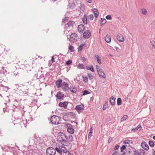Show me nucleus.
I'll list each match as a JSON object with an SVG mask.
<instances>
[{
	"instance_id": "nucleus-1",
	"label": "nucleus",
	"mask_w": 155,
	"mask_h": 155,
	"mask_svg": "<svg viewBox=\"0 0 155 155\" xmlns=\"http://www.w3.org/2000/svg\"><path fill=\"white\" fill-rule=\"evenodd\" d=\"M58 138L61 144L64 146H66L67 135L62 132H59L58 134Z\"/></svg>"
},
{
	"instance_id": "nucleus-2",
	"label": "nucleus",
	"mask_w": 155,
	"mask_h": 155,
	"mask_svg": "<svg viewBox=\"0 0 155 155\" xmlns=\"http://www.w3.org/2000/svg\"><path fill=\"white\" fill-rule=\"evenodd\" d=\"M50 120L52 123L55 125H58L61 123L60 117L57 116L53 115L52 116Z\"/></svg>"
},
{
	"instance_id": "nucleus-3",
	"label": "nucleus",
	"mask_w": 155,
	"mask_h": 155,
	"mask_svg": "<svg viewBox=\"0 0 155 155\" xmlns=\"http://www.w3.org/2000/svg\"><path fill=\"white\" fill-rule=\"evenodd\" d=\"M64 146H59V147H56V151L60 154H62L64 153H67L68 150L67 148Z\"/></svg>"
},
{
	"instance_id": "nucleus-4",
	"label": "nucleus",
	"mask_w": 155,
	"mask_h": 155,
	"mask_svg": "<svg viewBox=\"0 0 155 155\" xmlns=\"http://www.w3.org/2000/svg\"><path fill=\"white\" fill-rule=\"evenodd\" d=\"M145 152L143 149H140L139 150H135L133 151V155H144Z\"/></svg>"
},
{
	"instance_id": "nucleus-5",
	"label": "nucleus",
	"mask_w": 155,
	"mask_h": 155,
	"mask_svg": "<svg viewBox=\"0 0 155 155\" xmlns=\"http://www.w3.org/2000/svg\"><path fill=\"white\" fill-rule=\"evenodd\" d=\"M96 69L99 76L105 78V75L101 68L99 66L96 65Z\"/></svg>"
},
{
	"instance_id": "nucleus-6",
	"label": "nucleus",
	"mask_w": 155,
	"mask_h": 155,
	"mask_svg": "<svg viewBox=\"0 0 155 155\" xmlns=\"http://www.w3.org/2000/svg\"><path fill=\"white\" fill-rule=\"evenodd\" d=\"M56 150L52 147H49L46 150L47 155H55Z\"/></svg>"
},
{
	"instance_id": "nucleus-7",
	"label": "nucleus",
	"mask_w": 155,
	"mask_h": 155,
	"mask_svg": "<svg viewBox=\"0 0 155 155\" xmlns=\"http://www.w3.org/2000/svg\"><path fill=\"white\" fill-rule=\"evenodd\" d=\"M135 149L130 145L127 147L126 151L124 153V155H131L132 152Z\"/></svg>"
},
{
	"instance_id": "nucleus-8",
	"label": "nucleus",
	"mask_w": 155,
	"mask_h": 155,
	"mask_svg": "<svg viewBox=\"0 0 155 155\" xmlns=\"http://www.w3.org/2000/svg\"><path fill=\"white\" fill-rule=\"evenodd\" d=\"M78 39V37L76 34L75 33H72L70 35V41H71L74 42L77 41Z\"/></svg>"
},
{
	"instance_id": "nucleus-9",
	"label": "nucleus",
	"mask_w": 155,
	"mask_h": 155,
	"mask_svg": "<svg viewBox=\"0 0 155 155\" xmlns=\"http://www.w3.org/2000/svg\"><path fill=\"white\" fill-rule=\"evenodd\" d=\"M66 125L68 127L67 129L68 132L71 134H73L74 132V130L72 126L70 124H66Z\"/></svg>"
},
{
	"instance_id": "nucleus-10",
	"label": "nucleus",
	"mask_w": 155,
	"mask_h": 155,
	"mask_svg": "<svg viewBox=\"0 0 155 155\" xmlns=\"http://www.w3.org/2000/svg\"><path fill=\"white\" fill-rule=\"evenodd\" d=\"M73 141V137L71 134H69L68 136H67L66 146H68L70 144V142Z\"/></svg>"
},
{
	"instance_id": "nucleus-11",
	"label": "nucleus",
	"mask_w": 155,
	"mask_h": 155,
	"mask_svg": "<svg viewBox=\"0 0 155 155\" xmlns=\"http://www.w3.org/2000/svg\"><path fill=\"white\" fill-rule=\"evenodd\" d=\"M84 108V105L82 104L76 106L75 107V109L78 111V113H80L81 110H83Z\"/></svg>"
},
{
	"instance_id": "nucleus-12",
	"label": "nucleus",
	"mask_w": 155,
	"mask_h": 155,
	"mask_svg": "<svg viewBox=\"0 0 155 155\" xmlns=\"http://www.w3.org/2000/svg\"><path fill=\"white\" fill-rule=\"evenodd\" d=\"M91 35L90 31L87 30L83 33V37L85 38H88L91 36Z\"/></svg>"
},
{
	"instance_id": "nucleus-13",
	"label": "nucleus",
	"mask_w": 155,
	"mask_h": 155,
	"mask_svg": "<svg viewBox=\"0 0 155 155\" xmlns=\"http://www.w3.org/2000/svg\"><path fill=\"white\" fill-rule=\"evenodd\" d=\"M78 32L82 33L85 30L84 26L83 25H80L78 26Z\"/></svg>"
},
{
	"instance_id": "nucleus-14",
	"label": "nucleus",
	"mask_w": 155,
	"mask_h": 155,
	"mask_svg": "<svg viewBox=\"0 0 155 155\" xmlns=\"http://www.w3.org/2000/svg\"><path fill=\"white\" fill-rule=\"evenodd\" d=\"M63 91H66L68 89V85L67 82H64L61 86Z\"/></svg>"
},
{
	"instance_id": "nucleus-15",
	"label": "nucleus",
	"mask_w": 155,
	"mask_h": 155,
	"mask_svg": "<svg viewBox=\"0 0 155 155\" xmlns=\"http://www.w3.org/2000/svg\"><path fill=\"white\" fill-rule=\"evenodd\" d=\"M142 147L145 150H147L149 149L148 145L145 142H143L141 144Z\"/></svg>"
},
{
	"instance_id": "nucleus-16",
	"label": "nucleus",
	"mask_w": 155,
	"mask_h": 155,
	"mask_svg": "<svg viewBox=\"0 0 155 155\" xmlns=\"http://www.w3.org/2000/svg\"><path fill=\"white\" fill-rule=\"evenodd\" d=\"M117 39L118 41L121 42H124V37L120 34H118V35L117 37Z\"/></svg>"
},
{
	"instance_id": "nucleus-17",
	"label": "nucleus",
	"mask_w": 155,
	"mask_h": 155,
	"mask_svg": "<svg viewBox=\"0 0 155 155\" xmlns=\"http://www.w3.org/2000/svg\"><path fill=\"white\" fill-rule=\"evenodd\" d=\"M62 80L61 79L57 80L56 82V86L58 88L60 87L62 85Z\"/></svg>"
},
{
	"instance_id": "nucleus-18",
	"label": "nucleus",
	"mask_w": 155,
	"mask_h": 155,
	"mask_svg": "<svg viewBox=\"0 0 155 155\" xmlns=\"http://www.w3.org/2000/svg\"><path fill=\"white\" fill-rule=\"evenodd\" d=\"M75 24L74 21H69L67 23L66 25L68 26V27L71 28H73V26Z\"/></svg>"
},
{
	"instance_id": "nucleus-19",
	"label": "nucleus",
	"mask_w": 155,
	"mask_h": 155,
	"mask_svg": "<svg viewBox=\"0 0 155 155\" xmlns=\"http://www.w3.org/2000/svg\"><path fill=\"white\" fill-rule=\"evenodd\" d=\"M64 96V94L61 92H58L56 97L59 100L61 99Z\"/></svg>"
},
{
	"instance_id": "nucleus-20",
	"label": "nucleus",
	"mask_w": 155,
	"mask_h": 155,
	"mask_svg": "<svg viewBox=\"0 0 155 155\" xmlns=\"http://www.w3.org/2000/svg\"><path fill=\"white\" fill-rule=\"evenodd\" d=\"M92 10V12L94 14L95 18H97L99 15V12H98L97 9L96 8H93Z\"/></svg>"
},
{
	"instance_id": "nucleus-21",
	"label": "nucleus",
	"mask_w": 155,
	"mask_h": 155,
	"mask_svg": "<svg viewBox=\"0 0 155 155\" xmlns=\"http://www.w3.org/2000/svg\"><path fill=\"white\" fill-rule=\"evenodd\" d=\"M68 104V102H61L59 103V105L60 107L65 108L67 107Z\"/></svg>"
},
{
	"instance_id": "nucleus-22",
	"label": "nucleus",
	"mask_w": 155,
	"mask_h": 155,
	"mask_svg": "<svg viewBox=\"0 0 155 155\" xmlns=\"http://www.w3.org/2000/svg\"><path fill=\"white\" fill-rule=\"evenodd\" d=\"M115 99L116 98H115L114 97L112 96L110 98V102L112 106L114 105L115 104Z\"/></svg>"
},
{
	"instance_id": "nucleus-23",
	"label": "nucleus",
	"mask_w": 155,
	"mask_h": 155,
	"mask_svg": "<svg viewBox=\"0 0 155 155\" xmlns=\"http://www.w3.org/2000/svg\"><path fill=\"white\" fill-rule=\"evenodd\" d=\"M105 40L107 43H110L111 42V37L110 36L107 35L105 36Z\"/></svg>"
},
{
	"instance_id": "nucleus-24",
	"label": "nucleus",
	"mask_w": 155,
	"mask_h": 155,
	"mask_svg": "<svg viewBox=\"0 0 155 155\" xmlns=\"http://www.w3.org/2000/svg\"><path fill=\"white\" fill-rule=\"evenodd\" d=\"M95 58L97 60V62L100 64H101L102 62L101 61V59L100 57L97 54H95L94 55Z\"/></svg>"
},
{
	"instance_id": "nucleus-25",
	"label": "nucleus",
	"mask_w": 155,
	"mask_h": 155,
	"mask_svg": "<svg viewBox=\"0 0 155 155\" xmlns=\"http://www.w3.org/2000/svg\"><path fill=\"white\" fill-rule=\"evenodd\" d=\"M0 62L2 64L4 65H6L7 63L6 60L2 57L0 58Z\"/></svg>"
},
{
	"instance_id": "nucleus-26",
	"label": "nucleus",
	"mask_w": 155,
	"mask_h": 155,
	"mask_svg": "<svg viewBox=\"0 0 155 155\" xmlns=\"http://www.w3.org/2000/svg\"><path fill=\"white\" fill-rule=\"evenodd\" d=\"M82 21L84 24H87V21L86 16L84 15Z\"/></svg>"
},
{
	"instance_id": "nucleus-27",
	"label": "nucleus",
	"mask_w": 155,
	"mask_h": 155,
	"mask_svg": "<svg viewBox=\"0 0 155 155\" xmlns=\"http://www.w3.org/2000/svg\"><path fill=\"white\" fill-rule=\"evenodd\" d=\"M106 20L105 18H101V25L102 26L104 24H105L106 22Z\"/></svg>"
},
{
	"instance_id": "nucleus-28",
	"label": "nucleus",
	"mask_w": 155,
	"mask_h": 155,
	"mask_svg": "<svg viewBox=\"0 0 155 155\" xmlns=\"http://www.w3.org/2000/svg\"><path fill=\"white\" fill-rule=\"evenodd\" d=\"M86 68L87 70H89L93 72H94V70L92 65H90L89 67L87 66Z\"/></svg>"
},
{
	"instance_id": "nucleus-29",
	"label": "nucleus",
	"mask_w": 155,
	"mask_h": 155,
	"mask_svg": "<svg viewBox=\"0 0 155 155\" xmlns=\"http://www.w3.org/2000/svg\"><path fill=\"white\" fill-rule=\"evenodd\" d=\"M70 91L72 93H75L78 91V90L75 87H74Z\"/></svg>"
},
{
	"instance_id": "nucleus-30",
	"label": "nucleus",
	"mask_w": 155,
	"mask_h": 155,
	"mask_svg": "<svg viewBox=\"0 0 155 155\" xmlns=\"http://www.w3.org/2000/svg\"><path fill=\"white\" fill-rule=\"evenodd\" d=\"M132 143V141L131 140H125V141H124L123 142L125 144H130Z\"/></svg>"
},
{
	"instance_id": "nucleus-31",
	"label": "nucleus",
	"mask_w": 155,
	"mask_h": 155,
	"mask_svg": "<svg viewBox=\"0 0 155 155\" xmlns=\"http://www.w3.org/2000/svg\"><path fill=\"white\" fill-rule=\"evenodd\" d=\"M122 104L121 99L120 98H118L117 99V104L118 105H120Z\"/></svg>"
},
{
	"instance_id": "nucleus-32",
	"label": "nucleus",
	"mask_w": 155,
	"mask_h": 155,
	"mask_svg": "<svg viewBox=\"0 0 155 155\" xmlns=\"http://www.w3.org/2000/svg\"><path fill=\"white\" fill-rule=\"evenodd\" d=\"M128 146L127 145H123L120 148V151L121 152H123L124 150L127 149V147Z\"/></svg>"
},
{
	"instance_id": "nucleus-33",
	"label": "nucleus",
	"mask_w": 155,
	"mask_h": 155,
	"mask_svg": "<svg viewBox=\"0 0 155 155\" xmlns=\"http://www.w3.org/2000/svg\"><path fill=\"white\" fill-rule=\"evenodd\" d=\"M140 11L143 15H146L147 12V11L145 9V8L141 9L140 10Z\"/></svg>"
},
{
	"instance_id": "nucleus-34",
	"label": "nucleus",
	"mask_w": 155,
	"mask_h": 155,
	"mask_svg": "<svg viewBox=\"0 0 155 155\" xmlns=\"http://www.w3.org/2000/svg\"><path fill=\"white\" fill-rule=\"evenodd\" d=\"M3 68L4 67L3 66L2 67V70H0V73L4 74L5 73L6 71L5 70L3 69Z\"/></svg>"
},
{
	"instance_id": "nucleus-35",
	"label": "nucleus",
	"mask_w": 155,
	"mask_h": 155,
	"mask_svg": "<svg viewBox=\"0 0 155 155\" xmlns=\"http://www.w3.org/2000/svg\"><path fill=\"white\" fill-rule=\"evenodd\" d=\"M91 92L88 91L87 90H84L83 91V93L82 94L83 95H87L88 94H90Z\"/></svg>"
},
{
	"instance_id": "nucleus-36",
	"label": "nucleus",
	"mask_w": 155,
	"mask_h": 155,
	"mask_svg": "<svg viewBox=\"0 0 155 155\" xmlns=\"http://www.w3.org/2000/svg\"><path fill=\"white\" fill-rule=\"evenodd\" d=\"M78 67L82 69H84L85 68L84 65L82 64H79L78 65Z\"/></svg>"
},
{
	"instance_id": "nucleus-37",
	"label": "nucleus",
	"mask_w": 155,
	"mask_h": 155,
	"mask_svg": "<svg viewBox=\"0 0 155 155\" xmlns=\"http://www.w3.org/2000/svg\"><path fill=\"white\" fill-rule=\"evenodd\" d=\"M83 81L85 83L88 82V78L86 77L83 76Z\"/></svg>"
},
{
	"instance_id": "nucleus-38",
	"label": "nucleus",
	"mask_w": 155,
	"mask_h": 155,
	"mask_svg": "<svg viewBox=\"0 0 155 155\" xmlns=\"http://www.w3.org/2000/svg\"><path fill=\"white\" fill-rule=\"evenodd\" d=\"M149 143L150 146L151 147H154V143L152 141H149Z\"/></svg>"
},
{
	"instance_id": "nucleus-39",
	"label": "nucleus",
	"mask_w": 155,
	"mask_h": 155,
	"mask_svg": "<svg viewBox=\"0 0 155 155\" xmlns=\"http://www.w3.org/2000/svg\"><path fill=\"white\" fill-rule=\"evenodd\" d=\"M69 49L70 51L73 52L74 50L73 47L72 45H70L69 47Z\"/></svg>"
},
{
	"instance_id": "nucleus-40",
	"label": "nucleus",
	"mask_w": 155,
	"mask_h": 155,
	"mask_svg": "<svg viewBox=\"0 0 155 155\" xmlns=\"http://www.w3.org/2000/svg\"><path fill=\"white\" fill-rule=\"evenodd\" d=\"M74 4L72 2H70L68 4V6L69 8L72 9L73 8Z\"/></svg>"
},
{
	"instance_id": "nucleus-41",
	"label": "nucleus",
	"mask_w": 155,
	"mask_h": 155,
	"mask_svg": "<svg viewBox=\"0 0 155 155\" xmlns=\"http://www.w3.org/2000/svg\"><path fill=\"white\" fill-rule=\"evenodd\" d=\"M87 76L89 79H90V80H92L94 78L93 76L91 74H87Z\"/></svg>"
},
{
	"instance_id": "nucleus-42",
	"label": "nucleus",
	"mask_w": 155,
	"mask_h": 155,
	"mask_svg": "<svg viewBox=\"0 0 155 155\" xmlns=\"http://www.w3.org/2000/svg\"><path fill=\"white\" fill-rule=\"evenodd\" d=\"M72 63V61L71 60H68V61H67L66 62V64L67 65H70Z\"/></svg>"
},
{
	"instance_id": "nucleus-43",
	"label": "nucleus",
	"mask_w": 155,
	"mask_h": 155,
	"mask_svg": "<svg viewBox=\"0 0 155 155\" xmlns=\"http://www.w3.org/2000/svg\"><path fill=\"white\" fill-rule=\"evenodd\" d=\"M84 45V44L81 45L78 47V50L81 51Z\"/></svg>"
},
{
	"instance_id": "nucleus-44",
	"label": "nucleus",
	"mask_w": 155,
	"mask_h": 155,
	"mask_svg": "<svg viewBox=\"0 0 155 155\" xmlns=\"http://www.w3.org/2000/svg\"><path fill=\"white\" fill-rule=\"evenodd\" d=\"M127 117V115H124L123 117L122 118V120L124 121L126 120Z\"/></svg>"
},
{
	"instance_id": "nucleus-45",
	"label": "nucleus",
	"mask_w": 155,
	"mask_h": 155,
	"mask_svg": "<svg viewBox=\"0 0 155 155\" xmlns=\"http://www.w3.org/2000/svg\"><path fill=\"white\" fill-rule=\"evenodd\" d=\"M106 18L107 19L111 20L112 19V17L110 15H108L106 16Z\"/></svg>"
},
{
	"instance_id": "nucleus-46",
	"label": "nucleus",
	"mask_w": 155,
	"mask_h": 155,
	"mask_svg": "<svg viewBox=\"0 0 155 155\" xmlns=\"http://www.w3.org/2000/svg\"><path fill=\"white\" fill-rule=\"evenodd\" d=\"M89 18L91 20H92L94 18V16L92 14H90L89 15Z\"/></svg>"
},
{
	"instance_id": "nucleus-47",
	"label": "nucleus",
	"mask_w": 155,
	"mask_h": 155,
	"mask_svg": "<svg viewBox=\"0 0 155 155\" xmlns=\"http://www.w3.org/2000/svg\"><path fill=\"white\" fill-rule=\"evenodd\" d=\"M151 43L153 46L155 48V41H153L151 42Z\"/></svg>"
},
{
	"instance_id": "nucleus-48",
	"label": "nucleus",
	"mask_w": 155,
	"mask_h": 155,
	"mask_svg": "<svg viewBox=\"0 0 155 155\" xmlns=\"http://www.w3.org/2000/svg\"><path fill=\"white\" fill-rule=\"evenodd\" d=\"M107 108V106L106 105H104L103 107V110H106Z\"/></svg>"
},
{
	"instance_id": "nucleus-49",
	"label": "nucleus",
	"mask_w": 155,
	"mask_h": 155,
	"mask_svg": "<svg viewBox=\"0 0 155 155\" xmlns=\"http://www.w3.org/2000/svg\"><path fill=\"white\" fill-rule=\"evenodd\" d=\"M119 147H120V146L119 145H118L116 146L115 147V148H114L115 150H118L119 149Z\"/></svg>"
},
{
	"instance_id": "nucleus-50",
	"label": "nucleus",
	"mask_w": 155,
	"mask_h": 155,
	"mask_svg": "<svg viewBox=\"0 0 155 155\" xmlns=\"http://www.w3.org/2000/svg\"><path fill=\"white\" fill-rule=\"evenodd\" d=\"M91 130H92V128L91 127V129H90V131L89 133V134H88V137H89V136H90V134H91H91L92 133V131Z\"/></svg>"
},
{
	"instance_id": "nucleus-51",
	"label": "nucleus",
	"mask_w": 155,
	"mask_h": 155,
	"mask_svg": "<svg viewBox=\"0 0 155 155\" xmlns=\"http://www.w3.org/2000/svg\"><path fill=\"white\" fill-rule=\"evenodd\" d=\"M142 127L141 125L140 124H139L138 125V126L137 127V130H138L139 128H140Z\"/></svg>"
},
{
	"instance_id": "nucleus-52",
	"label": "nucleus",
	"mask_w": 155,
	"mask_h": 155,
	"mask_svg": "<svg viewBox=\"0 0 155 155\" xmlns=\"http://www.w3.org/2000/svg\"><path fill=\"white\" fill-rule=\"evenodd\" d=\"M54 58V56H53L51 58V61L53 63L55 62Z\"/></svg>"
},
{
	"instance_id": "nucleus-53",
	"label": "nucleus",
	"mask_w": 155,
	"mask_h": 155,
	"mask_svg": "<svg viewBox=\"0 0 155 155\" xmlns=\"http://www.w3.org/2000/svg\"><path fill=\"white\" fill-rule=\"evenodd\" d=\"M118 154V153L117 151H115L113 153L112 155H117Z\"/></svg>"
},
{
	"instance_id": "nucleus-54",
	"label": "nucleus",
	"mask_w": 155,
	"mask_h": 155,
	"mask_svg": "<svg viewBox=\"0 0 155 155\" xmlns=\"http://www.w3.org/2000/svg\"><path fill=\"white\" fill-rule=\"evenodd\" d=\"M111 140H112V138H110L108 140V143H110L111 142Z\"/></svg>"
},
{
	"instance_id": "nucleus-55",
	"label": "nucleus",
	"mask_w": 155,
	"mask_h": 155,
	"mask_svg": "<svg viewBox=\"0 0 155 155\" xmlns=\"http://www.w3.org/2000/svg\"><path fill=\"white\" fill-rule=\"evenodd\" d=\"M137 127H135V128H133L132 129V130H137Z\"/></svg>"
},
{
	"instance_id": "nucleus-56",
	"label": "nucleus",
	"mask_w": 155,
	"mask_h": 155,
	"mask_svg": "<svg viewBox=\"0 0 155 155\" xmlns=\"http://www.w3.org/2000/svg\"><path fill=\"white\" fill-rule=\"evenodd\" d=\"M73 87H74L71 86H70L69 87H68V89L70 90V91L72 89V88H73Z\"/></svg>"
},
{
	"instance_id": "nucleus-57",
	"label": "nucleus",
	"mask_w": 155,
	"mask_h": 155,
	"mask_svg": "<svg viewBox=\"0 0 155 155\" xmlns=\"http://www.w3.org/2000/svg\"><path fill=\"white\" fill-rule=\"evenodd\" d=\"M82 58L84 61H86V59L84 57H82Z\"/></svg>"
},
{
	"instance_id": "nucleus-58",
	"label": "nucleus",
	"mask_w": 155,
	"mask_h": 155,
	"mask_svg": "<svg viewBox=\"0 0 155 155\" xmlns=\"http://www.w3.org/2000/svg\"><path fill=\"white\" fill-rule=\"evenodd\" d=\"M87 2L89 3H91L92 2L91 0H87Z\"/></svg>"
},
{
	"instance_id": "nucleus-59",
	"label": "nucleus",
	"mask_w": 155,
	"mask_h": 155,
	"mask_svg": "<svg viewBox=\"0 0 155 155\" xmlns=\"http://www.w3.org/2000/svg\"><path fill=\"white\" fill-rule=\"evenodd\" d=\"M34 77H36V78L37 79H38V74H35V75L34 76Z\"/></svg>"
},
{
	"instance_id": "nucleus-60",
	"label": "nucleus",
	"mask_w": 155,
	"mask_h": 155,
	"mask_svg": "<svg viewBox=\"0 0 155 155\" xmlns=\"http://www.w3.org/2000/svg\"><path fill=\"white\" fill-rule=\"evenodd\" d=\"M115 48L118 51H119V50H120V49L118 47H115Z\"/></svg>"
},
{
	"instance_id": "nucleus-61",
	"label": "nucleus",
	"mask_w": 155,
	"mask_h": 155,
	"mask_svg": "<svg viewBox=\"0 0 155 155\" xmlns=\"http://www.w3.org/2000/svg\"><path fill=\"white\" fill-rule=\"evenodd\" d=\"M3 112L5 113L6 111V109L5 108H4L3 109Z\"/></svg>"
},
{
	"instance_id": "nucleus-62",
	"label": "nucleus",
	"mask_w": 155,
	"mask_h": 155,
	"mask_svg": "<svg viewBox=\"0 0 155 155\" xmlns=\"http://www.w3.org/2000/svg\"><path fill=\"white\" fill-rule=\"evenodd\" d=\"M84 5V4H82L81 5V7H82Z\"/></svg>"
},
{
	"instance_id": "nucleus-63",
	"label": "nucleus",
	"mask_w": 155,
	"mask_h": 155,
	"mask_svg": "<svg viewBox=\"0 0 155 155\" xmlns=\"http://www.w3.org/2000/svg\"><path fill=\"white\" fill-rule=\"evenodd\" d=\"M68 155H71V153H70L69 152H68Z\"/></svg>"
},
{
	"instance_id": "nucleus-64",
	"label": "nucleus",
	"mask_w": 155,
	"mask_h": 155,
	"mask_svg": "<svg viewBox=\"0 0 155 155\" xmlns=\"http://www.w3.org/2000/svg\"><path fill=\"white\" fill-rule=\"evenodd\" d=\"M153 138L154 140H155V136H153Z\"/></svg>"
}]
</instances>
